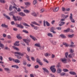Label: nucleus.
<instances>
[{
  "label": "nucleus",
  "mask_w": 77,
  "mask_h": 77,
  "mask_svg": "<svg viewBox=\"0 0 77 77\" xmlns=\"http://www.w3.org/2000/svg\"><path fill=\"white\" fill-rule=\"evenodd\" d=\"M23 40V41L25 42V43L27 45H29V43L31 41V39H30V38L29 39L27 38V39H24Z\"/></svg>",
  "instance_id": "obj_1"
},
{
  "label": "nucleus",
  "mask_w": 77,
  "mask_h": 77,
  "mask_svg": "<svg viewBox=\"0 0 77 77\" xmlns=\"http://www.w3.org/2000/svg\"><path fill=\"white\" fill-rule=\"evenodd\" d=\"M55 67V66H51L50 69H51V71H52V72L54 73L56 72V69L54 68Z\"/></svg>",
  "instance_id": "obj_2"
},
{
  "label": "nucleus",
  "mask_w": 77,
  "mask_h": 77,
  "mask_svg": "<svg viewBox=\"0 0 77 77\" xmlns=\"http://www.w3.org/2000/svg\"><path fill=\"white\" fill-rule=\"evenodd\" d=\"M70 19L72 23H75V20H74L72 18V13L70 14Z\"/></svg>",
  "instance_id": "obj_3"
},
{
  "label": "nucleus",
  "mask_w": 77,
  "mask_h": 77,
  "mask_svg": "<svg viewBox=\"0 0 77 77\" xmlns=\"http://www.w3.org/2000/svg\"><path fill=\"white\" fill-rule=\"evenodd\" d=\"M54 30H55V28H54V27H52L50 29V32H51L53 33H56V32L54 31Z\"/></svg>",
  "instance_id": "obj_4"
},
{
  "label": "nucleus",
  "mask_w": 77,
  "mask_h": 77,
  "mask_svg": "<svg viewBox=\"0 0 77 77\" xmlns=\"http://www.w3.org/2000/svg\"><path fill=\"white\" fill-rule=\"evenodd\" d=\"M16 26L17 27H19L20 29H23L24 28V26L21 24H17Z\"/></svg>",
  "instance_id": "obj_5"
},
{
  "label": "nucleus",
  "mask_w": 77,
  "mask_h": 77,
  "mask_svg": "<svg viewBox=\"0 0 77 77\" xmlns=\"http://www.w3.org/2000/svg\"><path fill=\"white\" fill-rule=\"evenodd\" d=\"M14 53L15 54H18L19 55H20L21 56H23L24 55V54H22L19 52H15Z\"/></svg>",
  "instance_id": "obj_6"
},
{
  "label": "nucleus",
  "mask_w": 77,
  "mask_h": 77,
  "mask_svg": "<svg viewBox=\"0 0 77 77\" xmlns=\"http://www.w3.org/2000/svg\"><path fill=\"white\" fill-rule=\"evenodd\" d=\"M61 61L63 62V63H66V58H63L61 60Z\"/></svg>",
  "instance_id": "obj_7"
},
{
  "label": "nucleus",
  "mask_w": 77,
  "mask_h": 77,
  "mask_svg": "<svg viewBox=\"0 0 77 77\" xmlns=\"http://www.w3.org/2000/svg\"><path fill=\"white\" fill-rule=\"evenodd\" d=\"M16 18L17 19V20L19 21H21L22 20H23V18L22 17H20V16H17Z\"/></svg>",
  "instance_id": "obj_8"
},
{
  "label": "nucleus",
  "mask_w": 77,
  "mask_h": 77,
  "mask_svg": "<svg viewBox=\"0 0 77 77\" xmlns=\"http://www.w3.org/2000/svg\"><path fill=\"white\" fill-rule=\"evenodd\" d=\"M19 14L21 16V17H25L26 16V14L23 12H20L19 13Z\"/></svg>",
  "instance_id": "obj_9"
},
{
  "label": "nucleus",
  "mask_w": 77,
  "mask_h": 77,
  "mask_svg": "<svg viewBox=\"0 0 77 77\" xmlns=\"http://www.w3.org/2000/svg\"><path fill=\"white\" fill-rule=\"evenodd\" d=\"M20 41H18L17 42H16L14 44V45L15 46H20Z\"/></svg>",
  "instance_id": "obj_10"
},
{
  "label": "nucleus",
  "mask_w": 77,
  "mask_h": 77,
  "mask_svg": "<svg viewBox=\"0 0 77 77\" xmlns=\"http://www.w3.org/2000/svg\"><path fill=\"white\" fill-rule=\"evenodd\" d=\"M30 37L31 38H32V39L34 40V41H36L37 40V39H36V38L34 36H32V35H30Z\"/></svg>",
  "instance_id": "obj_11"
},
{
  "label": "nucleus",
  "mask_w": 77,
  "mask_h": 77,
  "mask_svg": "<svg viewBox=\"0 0 77 77\" xmlns=\"http://www.w3.org/2000/svg\"><path fill=\"white\" fill-rule=\"evenodd\" d=\"M30 25L31 26H32V27H34V29H35L36 30H37V29H38V27L35 26L34 25L32 24H31Z\"/></svg>",
  "instance_id": "obj_12"
},
{
  "label": "nucleus",
  "mask_w": 77,
  "mask_h": 77,
  "mask_svg": "<svg viewBox=\"0 0 77 77\" xmlns=\"http://www.w3.org/2000/svg\"><path fill=\"white\" fill-rule=\"evenodd\" d=\"M58 10H59V7H56L55 9L53 10V12H56L58 11Z\"/></svg>",
  "instance_id": "obj_13"
},
{
  "label": "nucleus",
  "mask_w": 77,
  "mask_h": 77,
  "mask_svg": "<svg viewBox=\"0 0 77 77\" xmlns=\"http://www.w3.org/2000/svg\"><path fill=\"white\" fill-rule=\"evenodd\" d=\"M63 45H65V46L66 47H68L69 46V45H68V44H67V43H66L65 42H63Z\"/></svg>",
  "instance_id": "obj_14"
},
{
  "label": "nucleus",
  "mask_w": 77,
  "mask_h": 77,
  "mask_svg": "<svg viewBox=\"0 0 77 77\" xmlns=\"http://www.w3.org/2000/svg\"><path fill=\"white\" fill-rule=\"evenodd\" d=\"M69 74H71V75H76V73L74 72L71 71L69 72Z\"/></svg>",
  "instance_id": "obj_15"
},
{
  "label": "nucleus",
  "mask_w": 77,
  "mask_h": 77,
  "mask_svg": "<svg viewBox=\"0 0 77 77\" xmlns=\"http://www.w3.org/2000/svg\"><path fill=\"white\" fill-rule=\"evenodd\" d=\"M65 24V22H61L60 24L59 23V26H63V25H64V24Z\"/></svg>",
  "instance_id": "obj_16"
},
{
  "label": "nucleus",
  "mask_w": 77,
  "mask_h": 77,
  "mask_svg": "<svg viewBox=\"0 0 77 77\" xmlns=\"http://www.w3.org/2000/svg\"><path fill=\"white\" fill-rule=\"evenodd\" d=\"M70 31V29H69V28H68L66 30H64V32H69Z\"/></svg>",
  "instance_id": "obj_17"
},
{
  "label": "nucleus",
  "mask_w": 77,
  "mask_h": 77,
  "mask_svg": "<svg viewBox=\"0 0 77 77\" xmlns=\"http://www.w3.org/2000/svg\"><path fill=\"white\" fill-rule=\"evenodd\" d=\"M62 72V69H61L59 68L57 71V73H60Z\"/></svg>",
  "instance_id": "obj_18"
},
{
  "label": "nucleus",
  "mask_w": 77,
  "mask_h": 77,
  "mask_svg": "<svg viewBox=\"0 0 77 77\" xmlns=\"http://www.w3.org/2000/svg\"><path fill=\"white\" fill-rule=\"evenodd\" d=\"M74 35V34L72 35H68V36L69 38H73Z\"/></svg>",
  "instance_id": "obj_19"
},
{
  "label": "nucleus",
  "mask_w": 77,
  "mask_h": 77,
  "mask_svg": "<svg viewBox=\"0 0 77 77\" xmlns=\"http://www.w3.org/2000/svg\"><path fill=\"white\" fill-rule=\"evenodd\" d=\"M31 15L34 17H36V16H37V14H36V13L35 12L32 13Z\"/></svg>",
  "instance_id": "obj_20"
},
{
  "label": "nucleus",
  "mask_w": 77,
  "mask_h": 77,
  "mask_svg": "<svg viewBox=\"0 0 77 77\" xmlns=\"http://www.w3.org/2000/svg\"><path fill=\"white\" fill-rule=\"evenodd\" d=\"M0 47H1L2 48H4V45L2 43L1 41H0Z\"/></svg>",
  "instance_id": "obj_21"
},
{
  "label": "nucleus",
  "mask_w": 77,
  "mask_h": 77,
  "mask_svg": "<svg viewBox=\"0 0 77 77\" xmlns=\"http://www.w3.org/2000/svg\"><path fill=\"white\" fill-rule=\"evenodd\" d=\"M42 69L43 71H45V72H48V70H47V69L45 68H43Z\"/></svg>",
  "instance_id": "obj_22"
},
{
  "label": "nucleus",
  "mask_w": 77,
  "mask_h": 77,
  "mask_svg": "<svg viewBox=\"0 0 77 77\" xmlns=\"http://www.w3.org/2000/svg\"><path fill=\"white\" fill-rule=\"evenodd\" d=\"M35 46H36V47H40L41 46V45L40 44H38V43H36L35 44Z\"/></svg>",
  "instance_id": "obj_23"
},
{
  "label": "nucleus",
  "mask_w": 77,
  "mask_h": 77,
  "mask_svg": "<svg viewBox=\"0 0 77 77\" xmlns=\"http://www.w3.org/2000/svg\"><path fill=\"white\" fill-rule=\"evenodd\" d=\"M14 62H15V63H20V60H19L18 59L15 60L14 59Z\"/></svg>",
  "instance_id": "obj_24"
},
{
  "label": "nucleus",
  "mask_w": 77,
  "mask_h": 77,
  "mask_svg": "<svg viewBox=\"0 0 77 77\" xmlns=\"http://www.w3.org/2000/svg\"><path fill=\"white\" fill-rule=\"evenodd\" d=\"M20 34H18L17 36V37L18 39H21L22 38V37H20Z\"/></svg>",
  "instance_id": "obj_25"
},
{
  "label": "nucleus",
  "mask_w": 77,
  "mask_h": 77,
  "mask_svg": "<svg viewBox=\"0 0 77 77\" xmlns=\"http://www.w3.org/2000/svg\"><path fill=\"white\" fill-rule=\"evenodd\" d=\"M22 24L23 25V26H27V27H30V26L28 25L27 24L25 23H23Z\"/></svg>",
  "instance_id": "obj_26"
},
{
  "label": "nucleus",
  "mask_w": 77,
  "mask_h": 77,
  "mask_svg": "<svg viewBox=\"0 0 77 77\" xmlns=\"http://www.w3.org/2000/svg\"><path fill=\"white\" fill-rule=\"evenodd\" d=\"M23 11L25 13H26V14H29V13L30 12V11L27 10H24Z\"/></svg>",
  "instance_id": "obj_27"
},
{
  "label": "nucleus",
  "mask_w": 77,
  "mask_h": 77,
  "mask_svg": "<svg viewBox=\"0 0 77 77\" xmlns=\"http://www.w3.org/2000/svg\"><path fill=\"white\" fill-rule=\"evenodd\" d=\"M32 24H35V25H37V26H40L39 24L35 22H32Z\"/></svg>",
  "instance_id": "obj_28"
},
{
  "label": "nucleus",
  "mask_w": 77,
  "mask_h": 77,
  "mask_svg": "<svg viewBox=\"0 0 77 77\" xmlns=\"http://www.w3.org/2000/svg\"><path fill=\"white\" fill-rule=\"evenodd\" d=\"M60 36L63 38H66V36H65V35L63 34H61L60 35Z\"/></svg>",
  "instance_id": "obj_29"
},
{
  "label": "nucleus",
  "mask_w": 77,
  "mask_h": 77,
  "mask_svg": "<svg viewBox=\"0 0 77 77\" xmlns=\"http://www.w3.org/2000/svg\"><path fill=\"white\" fill-rule=\"evenodd\" d=\"M13 48L14 49L16 50L17 51H19V50H20V49L18 48L15 47L14 46H13Z\"/></svg>",
  "instance_id": "obj_30"
},
{
  "label": "nucleus",
  "mask_w": 77,
  "mask_h": 77,
  "mask_svg": "<svg viewBox=\"0 0 77 77\" xmlns=\"http://www.w3.org/2000/svg\"><path fill=\"white\" fill-rule=\"evenodd\" d=\"M39 48L40 49V50H43V49H44V46H40V47H39Z\"/></svg>",
  "instance_id": "obj_31"
},
{
  "label": "nucleus",
  "mask_w": 77,
  "mask_h": 77,
  "mask_svg": "<svg viewBox=\"0 0 77 77\" xmlns=\"http://www.w3.org/2000/svg\"><path fill=\"white\" fill-rule=\"evenodd\" d=\"M36 60L37 62L38 63H39V62H41V61L40 59L38 58H37Z\"/></svg>",
  "instance_id": "obj_32"
},
{
  "label": "nucleus",
  "mask_w": 77,
  "mask_h": 77,
  "mask_svg": "<svg viewBox=\"0 0 77 77\" xmlns=\"http://www.w3.org/2000/svg\"><path fill=\"white\" fill-rule=\"evenodd\" d=\"M61 17L63 19H65V18H66V17L64 14H62Z\"/></svg>",
  "instance_id": "obj_33"
},
{
  "label": "nucleus",
  "mask_w": 77,
  "mask_h": 77,
  "mask_svg": "<svg viewBox=\"0 0 77 77\" xmlns=\"http://www.w3.org/2000/svg\"><path fill=\"white\" fill-rule=\"evenodd\" d=\"M13 18L14 21H17V19L16 17L15 16L13 15Z\"/></svg>",
  "instance_id": "obj_34"
},
{
  "label": "nucleus",
  "mask_w": 77,
  "mask_h": 77,
  "mask_svg": "<svg viewBox=\"0 0 77 77\" xmlns=\"http://www.w3.org/2000/svg\"><path fill=\"white\" fill-rule=\"evenodd\" d=\"M9 59L10 61H12V60H13V62H14V58H12L11 57H9Z\"/></svg>",
  "instance_id": "obj_35"
},
{
  "label": "nucleus",
  "mask_w": 77,
  "mask_h": 77,
  "mask_svg": "<svg viewBox=\"0 0 77 77\" xmlns=\"http://www.w3.org/2000/svg\"><path fill=\"white\" fill-rule=\"evenodd\" d=\"M12 5H11L10 6L9 8V10L10 11H11L12 10Z\"/></svg>",
  "instance_id": "obj_36"
},
{
  "label": "nucleus",
  "mask_w": 77,
  "mask_h": 77,
  "mask_svg": "<svg viewBox=\"0 0 77 77\" xmlns=\"http://www.w3.org/2000/svg\"><path fill=\"white\" fill-rule=\"evenodd\" d=\"M65 55L66 57L67 58H68V52H66V53H65Z\"/></svg>",
  "instance_id": "obj_37"
},
{
  "label": "nucleus",
  "mask_w": 77,
  "mask_h": 77,
  "mask_svg": "<svg viewBox=\"0 0 77 77\" xmlns=\"http://www.w3.org/2000/svg\"><path fill=\"white\" fill-rule=\"evenodd\" d=\"M23 32H24V33H29V32L26 30H23Z\"/></svg>",
  "instance_id": "obj_38"
},
{
  "label": "nucleus",
  "mask_w": 77,
  "mask_h": 77,
  "mask_svg": "<svg viewBox=\"0 0 77 77\" xmlns=\"http://www.w3.org/2000/svg\"><path fill=\"white\" fill-rule=\"evenodd\" d=\"M46 24L47 26H50V24L47 21H46Z\"/></svg>",
  "instance_id": "obj_39"
},
{
  "label": "nucleus",
  "mask_w": 77,
  "mask_h": 77,
  "mask_svg": "<svg viewBox=\"0 0 77 77\" xmlns=\"http://www.w3.org/2000/svg\"><path fill=\"white\" fill-rule=\"evenodd\" d=\"M0 2L2 3H5L6 2L4 0H0Z\"/></svg>",
  "instance_id": "obj_40"
},
{
  "label": "nucleus",
  "mask_w": 77,
  "mask_h": 77,
  "mask_svg": "<svg viewBox=\"0 0 77 77\" xmlns=\"http://www.w3.org/2000/svg\"><path fill=\"white\" fill-rule=\"evenodd\" d=\"M43 61L44 62H46V63H49L48 61L47 60V59H46L45 58H44L43 59Z\"/></svg>",
  "instance_id": "obj_41"
},
{
  "label": "nucleus",
  "mask_w": 77,
  "mask_h": 77,
  "mask_svg": "<svg viewBox=\"0 0 77 77\" xmlns=\"http://www.w3.org/2000/svg\"><path fill=\"white\" fill-rule=\"evenodd\" d=\"M36 3H37V1L36 0H34L33 1V5H36Z\"/></svg>",
  "instance_id": "obj_42"
},
{
  "label": "nucleus",
  "mask_w": 77,
  "mask_h": 77,
  "mask_svg": "<svg viewBox=\"0 0 77 77\" xmlns=\"http://www.w3.org/2000/svg\"><path fill=\"white\" fill-rule=\"evenodd\" d=\"M48 36H50L51 37H53V35L51 33H49L48 34Z\"/></svg>",
  "instance_id": "obj_43"
},
{
  "label": "nucleus",
  "mask_w": 77,
  "mask_h": 77,
  "mask_svg": "<svg viewBox=\"0 0 77 77\" xmlns=\"http://www.w3.org/2000/svg\"><path fill=\"white\" fill-rule=\"evenodd\" d=\"M27 50L28 52H30V47H27Z\"/></svg>",
  "instance_id": "obj_44"
},
{
  "label": "nucleus",
  "mask_w": 77,
  "mask_h": 77,
  "mask_svg": "<svg viewBox=\"0 0 77 77\" xmlns=\"http://www.w3.org/2000/svg\"><path fill=\"white\" fill-rule=\"evenodd\" d=\"M25 5H26L27 6H29V5H30V3L29 2H26L25 3Z\"/></svg>",
  "instance_id": "obj_45"
},
{
  "label": "nucleus",
  "mask_w": 77,
  "mask_h": 77,
  "mask_svg": "<svg viewBox=\"0 0 77 77\" xmlns=\"http://www.w3.org/2000/svg\"><path fill=\"white\" fill-rule=\"evenodd\" d=\"M4 69H5V71H11L10 69L8 68H5Z\"/></svg>",
  "instance_id": "obj_46"
},
{
  "label": "nucleus",
  "mask_w": 77,
  "mask_h": 77,
  "mask_svg": "<svg viewBox=\"0 0 77 77\" xmlns=\"http://www.w3.org/2000/svg\"><path fill=\"white\" fill-rule=\"evenodd\" d=\"M63 71H64V72H68V71H69L68 69H63Z\"/></svg>",
  "instance_id": "obj_47"
},
{
  "label": "nucleus",
  "mask_w": 77,
  "mask_h": 77,
  "mask_svg": "<svg viewBox=\"0 0 77 77\" xmlns=\"http://www.w3.org/2000/svg\"><path fill=\"white\" fill-rule=\"evenodd\" d=\"M52 43L54 45H56V44L57 42L55 41H53L52 42Z\"/></svg>",
  "instance_id": "obj_48"
},
{
  "label": "nucleus",
  "mask_w": 77,
  "mask_h": 77,
  "mask_svg": "<svg viewBox=\"0 0 77 77\" xmlns=\"http://www.w3.org/2000/svg\"><path fill=\"white\" fill-rule=\"evenodd\" d=\"M15 56L17 57V59H21V56H20L17 55H15Z\"/></svg>",
  "instance_id": "obj_49"
},
{
  "label": "nucleus",
  "mask_w": 77,
  "mask_h": 77,
  "mask_svg": "<svg viewBox=\"0 0 77 77\" xmlns=\"http://www.w3.org/2000/svg\"><path fill=\"white\" fill-rule=\"evenodd\" d=\"M75 46L73 45H70L69 46L70 47H74Z\"/></svg>",
  "instance_id": "obj_50"
},
{
  "label": "nucleus",
  "mask_w": 77,
  "mask_h": 77,
  "mask_svg": "<svg viewBox=\"0 0 77 77\" xmlns=\"http://www.w3.org/2000/svg\"><path fill=\"white\" fill-rule=\"evenodd\" d=\"M62 11L63 12H65V8L64 7H62Z\"/></svg>",
  "instance_id": "obj_51"
},
{
  "label": "nucleus",
  "mask_w": 77,
  "mask_h": 77,
  "mask_svg": "<svg viewBox=\"0 0 77 77\" xmlns=\"http://www.w3.org/2000/svg\"><path fill=\"white\" fill-rule=\"evenodd\" d=\"M5 18H7V19H8V20H11V18H10V17L8 16H6Z\"/></svg>",
  "instance_id": "obj_52"
},
{
  "label": "nucleus",
  "mask_w": 77,
  "mask_h": 77,
  "mask_svg": "<svg viewBox=\"0 0 77 77\" xmlns=\"http://www.w3.org/2000/svg\"><path fill=\"white\" fill-rule=\"evenodd\" d=\"M26 57L27 58L28 60V61H30V58H29V56H26Z\"/></svg>",
  "instance_id": "obj_53"
},
{
  "label": "nucleus",
  "mask_w": 77,
  "mask_h": 77,
  "mask_svg": "<svg viewBox=\"0 0 77 77\" xmlns=\"http://www.w3.org/2000/svg\"><path fill=\"white\" fill-rule=\"evenodd\" d=\"M68 57H69V58H72V55H71V54H69L68 55Z\"/></svg>",
  "instance_id": "obj_54"
},
{
  "label": "nucleus",
  "mask_w": 77,
  "mask_h": 77,
  "mask_svg": "<svg viewBox=\"0 0 77 77\" xmlns=\"http://www.w3.org/2000/svg\"><path fill=\"white\" fill-rule=\"evenodd\" d=\"M74 50H72V49H71L70 50V52L71 53H74Z\"/></svg>",
  "instance_id": "obj_55"
},
{
  "label": "nucleus",
  "mask_w": 77,
  "mask_h": 77,
  "mask_svg": "<svg viewBox=\"0 0 77 77\" xmlns=\"http://www.w3.org/2000/svg\"><path fill=\"white\" fill-rule=\"evenodd\" d=\"M38 63L39 65H41V66H42V65H43V63H42L41 61Z\"/></svg>",
  "instance_id": "obj_56"
},
{
  "label": "nucleus",
  "mask_w": 77,
  "mask_h": 77,
  "mask_svg": "<svg viewBox=\"0 0 77 77\" xmlns=\"http://www.w3.org/2000/svg\"><path fill=\"white\" fill-rule=\"evenodd\" d=\"M56 29H57V30H61L62 29V28L60 27H57L56 28Z\"/></svg>",
  "instance_id": "obj_57"
},
{
  "label": "nucleus",
  "mask_w": 77,
  "mask_h": 77,
  "mask_svg": "<svg viewBox=\"0 0 77 77\" xmlns=\"http://www.w3.org/2000/svg\"><path fill=\"white\" fill-rule=\"evenodd\" d=\"M31 59L32 61H35V58L33 57H31Z\"/></svg>",
  "instance_id": "obj_58"
},
{
  "label": "nucleus",
  "mask_w": 77,
  "mask_h": 77,
  "mask_svg": "<svg viewBox=\"0 0 77 77\" xmlns=\"http://www.w3.org/2000/svg\"><path fill=\"white\" fill-rule=\"evenodd\" d=\"M34 68L36 69L38 68H39V66L38 65H36L35 66Z\"/></svg>",
  "instance_id": "obj_59"
},
{
  "label": "nucleus",
  "mask_w": 77,
  "mask_h": 77,
  "mask_svg": "<svg viewBox=\"0 0 77 77\" xmlns=\"http://www.w3.org/2000/svg\"><path fill=\"white\" fill-rule=\"evenodd\" d=\"M49 75L50 76H51V77H55V76H54V75L52 74H50Z\"/></svg>",
  "instance_id": "obj_60"
},
{
  "label": "nucleus",
  "mask_w": 77,
  "mask_h": 77,
  "mask_svg": "<svg viewBox=\"0 0 77 77\" xmlns=\"http://www.w3.org/2000/svg\"><path fill=\"white\" fill-rule=\"evenodd\" d=\"M17 10V11L18 12H20V11H21V9L19 8H18Z\"/></svg>",
  "instance_id": "obj_61"
},
{
  "label": "nucleus",
  "mask_w": 77,
  "mask_h": 77,
  "mask_svg": "<svg viewBox=\"0 0 77 77\" xmlns=\"http://www.w3.org/2000/svg\"><path fill=\"white\" fill-rule=\"evenodd\" d=\"M9 15H11V16L12 15L13 17V15H13V13L12 12H11L10 13H9Z\"/></svg>",
  "instance_id": "obj_62"
},
{
  "label": "nucleus",
  "mask_w": 77,
  "mask_h": 77,
  "mask_svg": "<svg viewBox=\"0 0 77 77\" xmlns=\"http://www.w3.org/2000/svg\"><path fill=\"white\" fill-rule=\"evenodd\" d=\"M65 74V73H61V76H63V75H64Z\"/></svg>",
  "instance_id": "obj_63"
},
{
  "label": "nucleus",
  "mask_w": 77,
  "mask_h": 77,
  "mask_svg": "<svg viewBox=\"0 0 77 77\" xmlns=\"http://www.w3.org/2000/svg\"><path fill=\"white\" fill-rule=\"evenodd\" d=\"M51 57H52V58L53 59L54 58V57H55V56L53 54H52L51 55Z\"/></svg>",
  "instance_id": "obj_64"
}]
</instances>
